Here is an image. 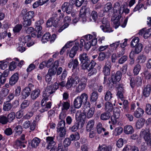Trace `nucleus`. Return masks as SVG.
Here are the masks:
<instances>
[{
  "instance_id": "nucleus-24",
  "label": "nucleus",
  "mask_w": 151,
  "mask_h": 151,
  "mask_svg": "<svg viewBox=\"0 0 151 151\" xmlns=\"http://www.w3.org/2000/svg\"><path fill=\"white\" fill-rule=\"evenodd\" d=\"M31 91V88L29 87H25L22 92V98L26 99L30 95Z\"/></svg>"
},
{
  "instance_id": "nucleus-29",
  "label": "nucleus",
  "mask_w": 151,
  "mask_h": 151,
  "mask_svg": "<svg viewBox=\"0 0 151 151\" xmlns=\"http://www.w3.org/2000/svg\"><path fill=\"white\" fill-rule=\"evenodd\" d=\"M60 102L62 106V111H67L69 109L70 106V101L69 100L65 101H63L62 103L61 101Z\"/></svg>"
},
{
  "instance_id": "nucleus-5",
  "label": "nucleus",
  "mask_w": 151,
  "mask_h": 151,
  "mask_svg": "<svg viewBox=\"0 0 151 151\" xmlns=\"http://www.w3.org/2000/svg\"><path fill=\"white\" fill-rule=\"evenodd\" d=\"M79 80L78 76L75 74H73L70 79L67 81L66 85L67 88H69L73 86H75L79 83Z\"/></svg>"
},
{
  "instance_id": "nucleus-62",
  "label": "nucleus",
  "mask_w": 151,
  "mask_h": 151,
  "mask_svg": "<svg viewBox=\"0 0 151 151\" xmlns=\"http://www.w3.org/2000/svg\"><path fill=\"white\" fill-rule=\"evenodd\" d=\"M151 35V29H149L146 30L143 35L144 37L147 39Z\"/></svg>"
},
{
  "instance_id": "nucleus-7",
  "label": "nucleus",
  "mask_w": 151,
  "mask_h": 151,
  "mask_svg": "<svg viewBox=\"0 0 151 151\" xmlns=\"http://www.w3.org/2000/svg\"><path fill=\"white\" fill-rule=\"evenodd\" d=\"M130 85L132 88H134L136 86L139 87L142 84V79L141 77L137 76L135 79L133 77H130Z\"/></svg>"
},
{
  "instance_id": "nucleus-43",
  "label": "nucleus",
  "mask_w": 151,
  "mask_h": 151,
  "mask_svg": "<svg viewBox=\"0 0 151 151\" xmlns=\"http://www.w3.org/2000/svg\"><path fill=\"white\" fill-rule=\"evenodd\" d=\"M80 138V134L78 132H76L74 134H71L69 137L71 141H77Z\"/></svg>"
},
{
  "instance_id": "nucleus-36",
  "label": "nucleus",
  "mask_w": 151,
  "mask_h": 151,
  "mask_svg": "<svg viewBox=\"0 0 151 151\" xmlns=\"http://www.w3.org/2000/svg\"><path fill=\"white\" fill-rule=\"evenodd\" d=\"M52 20V25L54 27H56L58 24L59 19H58L57 14H53L51 17Z\"/></svg>"
},
{
  "instance_id": "nucleus-3",
  "label": "nucleus",
  "mask_w": 151,
  "mask_h": 151,
  "mask_svg": "<svg viewBox=\"0 0 151 151\" xmlns=\"http://www.w3.org/2000/svg\"><path fill=\"white\" fill-rule=\"evenodd\" d=\"M79 59L82 64L81 68L82 69L85 70L87 68V66L90 65L91 63L90 58L88 54L85 52L81 53L79 56Z\"/></svg>"
},
{
  "instance_id": "nucleus-51",
  "label": "nucleus",
  "mask_w": 151,
  "mask_h": 151,
  "mask_svg": "<svg viewBox=\"0 0 151 151\" xmlns=\"http://www.w3.org/2000/svg\"><path fill=\"white\" fill-rule=\"evenodd\" d=\"M24 19L23 24L24 27L30 26L31 24V19H28L25 18H24Z\"/></svg>"
},
{
  "instance_id": "nucleus-13",
  "label": "nucleus",
  "mask_w": 151,
  "mask_h": 151,
  "mask_svg": "<svg viewBox=\"0 0 151 151\" xmlns=\"http://www.w3.org/2000/svg\"><path fill=\"white\" fill-rule=\"evenodd\" d=\"M72 6L68 2H65L62 5L61 9L64 12H66L68 14H70L72 12Z\"/></svg>"
},
{
  "instance_id": "nucleus-57",
  "label": "nucleus",
  "mask_w": 151,
  "mask_h": 151,
  "mask_svg": "<svg viewBox=\"0 0 151 151\" xmlns=\"http://www.w3.org/2000/svg\"><path fill=\"white\" fill-rule=\"evenodd\" d=\"M90 18L95 22L98 18V14L96 11H92L91 13Z\"/></svg>"
},
{
  "instance_id": "nucleus-58",
  "label": "nucleus",
  "mask_w": 151,
  "mask_h": 151,
  "mask_svg": "<svg viewBox=\"0 0 151 151\" xmlns=\"http://www.w3.org/2000/svg\"><path fill=\"white\" fill-rule=\"evenodd\" d=\"M117 82L115 80L112 79V77L109 78L108 79V81L106 84L108 86H112L114 84H116Z\"/></svg>"
},
{
  "instance_id": "nucleus-54",
  "label": "nucleus",
  "mask_w": 151,
  "mask_h": 151,
  "mask_svg": "<svg viewBox=\"0 0 151 151\" xmlns=\"http://www.w3.org/2000/svg\"><path fill=\"white\" fill-rule=\"evenodd\" d=\"M22 26L21 24H17L16 25L13 29V31L14 32L18 33L22 29Z\"/></svg>"
},
{
  "instance_id": "nucleus-20",
  "label": "nucleus",
  "mask_w": 151,
  "mask_h": 151,
  "mask_svg": "<svg viewBox=\"0 0 151 151\" xmlns=\"http://www.w3.org/2000/svg\"><path fill=\"white\" fill-rule=\"evenodd\" d=\"M79 43L78 42H76L75 45L71 49L69 54V56L70 58H73L75 55L77 51L79 49Z\"/></svg>"
},
{
  "instance_id": "nucleus-44",
  "label": "nucleus",
  "mask_w": 151,
  "mask_h": 151,
  "mask_svg": "<svg viewBox=\"0 0 151 151\" xmlns=\"http://www.w3.org/2000/svg\"><path fill=\"white\" fill-rule=\"evenodd\" d=\"M15 113L12 112L10 113L7 117V120L8 122L10 123L12 122L15 119Z\"/></svg>"
},
{
  "instance_id": "nucleus-8",
  "label": "nucleus",
  "mask_w": 151,
  "mask_h": 151,
  "mask_svg": "<svg viewBox=\"0 0 151 151\" xmlns=\"http://www.w3.org/2000/svg\"><path fill=\"white\" fill-rule=\"evenodd\" d=\"M54 138L53 137H46V140L48 145L47 147V149H51L50 151H57L55 142L54 141Z\"/></svg>"
},
{
  "instance_id": "nucleus-55",
  "label": "nucleus",
  "mask_w": 151,
  "mask_h": 151,
  "mask_svg": "<svg viewBox=\"0 0 151 151\" xmlns=\"http://www.w3.org/2000/svg\"><path fill=\"white\" fill-rule=\"evenodd\" d=\"M8 122L7 117L4 116H0V123L3 124H5Z\"/></svg>"
},
{
  "instance_id": "nucleus-19",
  "label": "nucleus",
  "mask_w": 151,
  "mask_h": 151,
  "mask_svg": "<svg viewBox=\"0 0 151 151\" xmlns=\"http://www.w3.org/2000/svg\"><path fill=\"white\" fill-rule=\"evenodd\" d=\"M120 115L119 110L117 109L116 111H114L113 116L111 117L112 124H114L116 123V119L119 118Z\"/></svg>"
},
{
  "instance_id": "nucleus-18",
  "label": "nucleus",
  "mask_w": 151,
  "mask_h": 151,
  "mask_svg": "<svg viewBox=\"0 0 151 151\" xmlns=\"http://www.w3.org/2000/svg\"><path fill=\"white\" fill-rule=\"evenodd\" d=\"M151 91V86L150 85H147L143 89L142 94V98H146L148 97Z\"/></svg>"
},
{
  "instance_id": "nucleus-2",
  "label": "nucleus",
  "mask_w": 151,
  "mask_h": 151,
  "mask_svg": "<svg viewBox=\"0 0 151 151\" xmlns=\"http://www.w3.org/2000/svg\"><path fill=\"white\" fill-rule=\"evenodd\" d=\"M125 5V4H123L120 6L119 8L117 11V13H118L119 15L117 16L114 15L111 18V20L113 21L116 28H118L120 25V19L122 17L121 14L124 12Z\"/></svg>"
},
{
  "instance_id": "nucleus-37",
  "label": "nucleus",
  "mask_w": 151,
  "mask_h": 151,
  "mask_svg": "<svg viewBox=\"0 0 151 151\" xmlns=\"http://www.w3.org/2000/svg\"><path fill=\"white\" fill-rule=\"evenodd\" d=\"M105 110L107 112L110 113L111 112L113 109V106L112 104L109 101L106 102L105 104Z\"/></svg>"
},
{
  "instance_id": "nucleus-56",
  "label": "nucleus",
  "mask_w": 151,
  "mask_h": 151,
  "mask_svg": "<svg viewBox=\"0 0 151 151\" xmlns=\"http://www.w3.org/2000/svg\"><path fill=\"white\" fill-rule=\"evenodd\" d=\"M71 141L69 138H66L64 140L63 144L65 147H67L70 146L71 143Z\"/></svg>"
},
{
  "instance_id": "nucleus-38",
  "label": "nucleus",
  "mask_w": 151,
  "mask_h": 151,
  "mask_svg": "<svg viewBox=\"0 0 151 151\" xmlns=\"http://www.w3.org/2000/svg\"><path fill=\"white\" fill-rule=\"evenodd\" d=\"M94 121L93 120H91L89 121L87 123L86 127V130L89 131L91 129H93L94 125Z\"/></svg>"
},
{
  "instance_id": "nucleus-31",
  "label": "nucleus",
  "mask_w": 151,
  "mask_h": 151,
  "mask_svg": "<svg viewBox=\"0 0 151 151\" xmlns=\"http://www.w3.org/2000/svg\"><path fill=\"white\" fill-rule=\"evenodd\" d=\"M14 131L15 132L14 137L16 138L17 136H19L22 134V126L20 125L17 126L15 127Z\"/></svg>"
},
{
  "instance_id": "nucleus-45",
  "label": "nucleus",
  "mask_w": 151,
  "mask_h": 151,
  "mask_svg": "<svg viewBox=\"0 0 151 151\" xmlns=\"http://www.w3.org/2000/svg\"><path fill=\"white\" fill-rule=\"evenodd\" d=\"M141 70V65L139 64H137L134 67L133 69L134 75L136 76L138 75Z\"/></svg>"
},
{
  "instance_id": "nucleus-60",
  "label": "nucleus",
  "mask_w": 151,
  "mask_h": 151,
  "mask_svg": "<svg viewBox=\"0 0 151 151\" xmlns=\"http://www.w3.org/2000/svg\"><path fill=\"white\" fill-rule=\"evenodd\" d=\"M120 6V4L119 2H116L114 3L113 8L114 13H117V11L119 8Z\"/></svg>"
},
{
  "instance_id": "nucleus-53",
  "label": "nucleus",
  "mask_w": 151,
  "mask_h": 151,
  "mask_svg": "<svg viewBox=\"0 0 151 151\" xmlns=\"http://www.w3.org/2000/svg\"><path fill=\"white\" fill-rule=\"evenodd\" d=\"M9 90L7 88H3L1 92V95L2 97H6L8 94Z\"/></svg>"
},
{
  "instance_id": "nucleus-59",
  "label": "nucleus",
  "mask_w": 151,
  "mask_h": 151,
  "mask_svg": "<svg viewBox=\"0 0 151 151\" xmlns=\"http://www.w3.org/2000/svg\"><path fill=\"white\" fill-rule=\"evenodd\" d=\"M94 114V109L92 108H90L86 116L87 118H90L92 117Z\"/></svg>"
},
{
  "instance_id": "nucleus-32",
  "label": "nucleus",
  "mask_w": 151,
  "mask_h": 151,
  "mask_svg": "<svg viewBox=\"0 0 151 151\" xmlns=\"http://www.w3.org/2000/svg\"><path fill=\"white\" fill-rule=\"evenodd\" d=\"M81 122L76 121L72 126L69 127V130L72 132H75L79 129V126Z\"/></svg>"
},
{
  "instance_id": "nucleus-39",
  "label": "nucleus",
  "mask_w": 151,
  "mask_h": 151,
  "mask_svg": "<svg viewBox=\"0 0 151 151\" xmlns=\"http://www.w3.org/2000/svg\"><path fill=\"white\" fill-rule=\"evenodd\" d=\"M104 100L107 101H110L113 97L111 91L109 90L107 91L104 93Z\"/></svg>"
},
{
  "instance_id": "nucleus-46",
  "label": "nucleus",
  "mask_w": 151,
  "mask_h": 151,
  "mask_svg": "<svg viewBox=\"0 0 151 151\" xmlns=\"http://www.w3.org/2000/svg\"><path fill=\"white\" fill-rule=\"evenodd\" d=\"M139 39L138 37H136L134 38L132 40L131 45L132 47H134L139 44Z\"/></svg>"
},
{
  "instance_id": "nucleus-49",
  "label": "nucleus",
  "mask_w": 151,
  "mask_h": 151,
  "mask_svg": "<svg viewBox=\"0 0 151 151\" xmlns=\"http://www.w3.org/2000/svg\"><path fill=\"white\" fill-rule=\"evenodd\" d=\"M97 130L98 133L100 134L102 132H105L106 129L103 127L101 123H99L97 127Z\"/></svg>"
},
{
  "instance_id": "nucleus-41",
  "label": "nucleus",
  "mask_w": 151,
  "mask_h": 151,
  "mask_svg": "<svg viewBox=\"0 0 151 151\" xmlns=\"http://www.w3.org/2000/svg\"><path fill=\"white\" fill-rule=\"evenodd\" d=\"M40 142V139L38 138L35 137L32 141L31 146L33 147H35L38 145Z\"/></svg>"
},
{
  "instance_id": "nucleus-64",
  "label": "nucleus",
  "mask_w": 151,
  "mask_h": 151,
  "mask_svg": "<svg viewBox=\"0 0 151 151\" xmlns=\"http://www.w3.org/2000/svg\"><path fill=\"white\" fill-rule=\"evenodd\" d=\"M145 111L147 114L148 115L151 114V105L150 104H147Z\"/></svg>"
},
{
  "instance_id": "nucleus-22",
  "label": "nucleus",
  "mask_w": 151,
  "mask_h": 151,
  "mask_svg": "<svg viewBox=\"0 0 151 151\" xmlns=\"http://www.w3.org/2000/svg\"><path fill=\"white\" fill-rule=\"evenodd\" d=\"M122 76V73L119 70L117 71L116 73H112L111 76L112 79L117 83L121 80Z\"/></svg>"
},
{
  "instance_id": "nucleus-15",
  "label": "nucleus",
  "mask_w": 151,
  "mask_h": 151,
  "mask_svg": "<svg viewBox=\"0 0 151 151\" xmlns=\"http://www.w3.org/2000/svg\"><path fill=\"white\" fill-rule=\"evenodd\" d=\"M57 132L59 133V137H57V139L59 142H61L63 138L65 137L66 134V128L57 129Z\"/></svg>"
},
{
  "instance_id": "nucleus-63",
  "label": "nucleus",
  "mask_w": 151,
  "mask_h": 151,
  "mask_svg": "<svg viewBox=\"0 0 151 151\" xmlns=\"http://www.w3.org/2000/svg\"><path fill=\"white\" fill-rule=\"evenodd\" d=\"M64 111H62L59 115V118L61 120H65L64 119L66 116L67 114Z\"/></svg>"
},
{
  "instance_id": "nucleus-26",
  "label": "nucleus",
  "mask_w": 151,
  "mask_h": 151,
  "mask_svg": "<svg viewBox=\"0 0 151 151\" xmlns=\"http://www.w3.org/2000/svg\"><path fill=\"white\" fill-rule=\"evenodd\" d=\"M144 113V110L138 107L137 110L134 112V115L137 118L141 117Z\"/></svg>"
},
{
  "instance_id": "nucleus-21",
  "label": "nucleus",
  "mask_w": 151,
  "mask_h": 151,
  "mask_svg": "<svg viewBox=\"0 0 151 151\" xmlns=\"http://www.w3.org/2000/svg\"><path fill=\"white\" fill-rule=\"evenodd\" d=\"M27 10L26 9H23L22 12V13L23 15L25 16L24 18L31 19L34 17V13L33 11H29L25 14Z\"/></svg>"
},
{
  "instance_id": "nucleus-23",
  "label": "nucleus",
  "mask_w": 151,
  "mask_h": 151,
  "mask_svg": "<svg viewBox=\"0 0 151 151\" xmlns=\"http://www.w3.org/2000/svg\"><path fill=\"white\" fill-rule=\"evenodd\" d=\"M18 79V74L17 73H14L10 78L9 83L11 86L13 85L17 82Z\"/></svg>"
},
{
  "instance_id": "nucleus-25",
  "label": "nucleus",
  "mask_w": 151,
  "mask_h": 151,
  "mask_svg": "<svg viewBox=\"0 0 151 151\" xmlns=\"http://www.w3.org/2000/svg\"><path fill=\"white\" fill-rule=\"evenodd\" d=\"M40 93V90L39 89H36L33 91L30 95L31 99L32 100H35L39 97Z\"/></svg>"
},
{
  "instance_id": "nucleus-1",
  "label": "nucleus",
  "mask_w": 151,
  "mask_h": 151,
  "mask_svg": "<svg viewBox=\"0 0 151 151\" xmlns=\"http://www.w3.org/2000/svg\"><path fill=\"white\" fill-rule=\"evenodd\" d=\"M88 96L85 93H82L80 96H77L73 101V105L76 108H79L82 104H86Z\"/></svg>"
},
{
  "instance_id": "nucleus-28",
  "label": "nucleus",
  "mask_w": 151,
  "mask_h": 151,
  "mask_svg": "<svg viewBox=\"0 0 151 151\" xmlns=\"http://www.w3.org/2000/svg\"><path fill=\"white\" fill-rule=\"evenodd\" d=\"M146 56L143 54H140L137 57L136 60L137 64L142 63H145L146 60Z\"/></svg>"
},
{
  "instance_id": "nucleus-35",
  "label": "nucleus",
  "mask_w": 151,
  "mask_h": 151,
  "mask_svg": "<svg viewBox=\"0 0 151 151\" xmlns=\"http://www.w3.org/2000/svg\"><path fill=\"white\" fill-rule=\"evenodd\" d=\"M111 116V113L109 112L106 111L101 114L100 119L103 120H106L109 119Z\"/></svg>"
},
{
  "instance_id": "nucleus-12",
  "label": "nucleus",
  "mask_w": 151,
  "mask_h": 151,
  "mask_svg": "<svg viewBox=\"0 0 151 151\" xmlns=\"http://www.w3.org/2000/svg\"><path fill=\"white\" fill-rule=\"evenodd\" d=\"M84 44V47L86 50H88L91 46V41H85L83 39H81L79 44L80 50L81 51L82 50Z\"/></svg>"
},
{
  "instance_id": "nucleus-17",
  "label": "nucleus",
  "mask_w": 151,
  "mask_h": 151,
  "mask_svg": "<svg viewBox=\"0 0 151 151\" xmlns=\"http://www.w3.org/2000/svg\"><path fill=\"white\" fill-rule=\"evenodd\" d=\"M95 64L96 63H95L94 62H93V63H91L90 65L87 66V68L85 69L87 70L89 72L88 73L89 76H91L96 73V70L94 68Z\"/></svg>"
},
{
  "instance_id": "nucleus-10",
  "label": "nucleus",
  "mask_w": 151,
  "mask_h": 151,
  "mask_svg": "<svg viewBox=\"0 0 151 151\" xmlns=\"http://www.w3.org/2000/svg\"><path fill=\"white\" fill-rule=\"evenodd\" d=\"M87 81V78L83 77L80 80V82L77 87L76 91L79 93L84 90L86 87V83Z\"/></svg>"
},
{
  "instance_id": "nucleus-14",
  "label": "nucleus",
  "mask_w": 151,
  "mask_h": 151,
  "mask_svg": "<svg viewBox=\"0 0 151 151\" xmlns=\"http://www.w3.org/2000/svg\"><path fill=\"white\" fill-rule=\"evenodd\" d=\"M140 135L143 137L147 142L150 139V133L149 129L145 130L142 129L140 132Z\"/></svg>"
},
{
  "instance_id": "nucleus-11",
  "label": "nucleus",
  "mask_w": 151,
  "mask_h": 151,
  "mask_svg": "<svg viewBox=\"0 0 151 151\" xmlns=\"http://www.w3.org/2000/svg\"><path fill=\"white\" fill-rule=\"evenodd\" d=\"M111 67V62L110 60H107L105 63L102 71L104 76H109L110 74Z\"/></svg>"
},
{
  "instance_id": "nucleus-50",
  "label": "nucleus",
  "mask_w": 151,
  "mask_h": 151,
  "mask_svg": "<svg viewBox=\"0 0 151 151\" xmlns=\"http://www.w3.org/2000/svg\"><path fill=\"white\" fill-rule=\"evenodd\" d=\"M123 131L122 128L121 127H119L115 129L114 134L116 136L119 135Z\"/></svg>"
},
{
  "instance_id": "nucleus-9",
  "label": "nucleus",
  "mask_w": 151,
  "mask_h": 151,
  "mask_svg": "<svg viewBox=\"0 0 151 151\" xmlns=\"http://www.w3.org/2000/svg\"><path fill=\"white\" fill-rule=\"evenodd\" d=\"M102 24L100 26L102 30L105 32H112L113 30L110 27L109 22L106 18H104L102 21Z\"/></svg>"
},
{
  "instance_id": "nucleus-6",
  "label": "nucleus",
  "mask_w": 151,
  "mask_h": 151,
  "mask_svg": "<svg viewBox=\"0 0 151 151\" xmlns=\"http://www.w3.org/2000/svg\"><path fill=\"white\" fill-rule=\"evenodd\" d=\"M48 99L43 98L41 102V109L40 110V112L42 113L47 111L49 109L51 108L52 103L51 102H45L48 100Z\"/></svg>"
},
{
  "instance_id": "nucleus-4",
  "label": "nucleus",
  "mask_w": 151,
  "mask_h": 151,
  "mask_svg": "<svg viewBox=\"0 0 151 151\" xmlns=\"http://www.w3.org/2000/svg\"><path fill=\"white\" fill-rule=\"evenodd\" d=\"M58 88V84L56 82L53 86L51 85L48 86L43 92L42 94L43 98L48 99V97L53 93Z\"/></svg>"
},
{
  "instance_id": "nucleus-40",
  "label": "nucleus",
  "mask_w": 151,
  "mask_h": 151,
  "mask_svg": "<svg viewBox=\"0 0 151 151\" xmlns=\"http://www.w3.org/2000/svg\"><path fill=\"white\" fill-rule=\"evenodd\" d=\"M112 4L110 2L107 3L104 6V12H108L113 8Z\"/></svg>"
},
{
  "instance_id": "nucleus-61",
  "label": "nucleus",
  "mask_w": 151,
  "mask_h": 151,
  "mask_svg": "<svg viewBox=\"0 0 151 151\" xmlns=\"http://www.w3.org/2000/svg\"><path fill=\"white\" fill-rule=\"evenodd\" d=\"M128 59V57L126 55L122 56L118 60V63L120 64H122L126 61Z\"/></svg>"
},
{
  "instance_id": "nucleus-52",
  "label": "nucleus",
  "mask_w": 151,
  "mask_h": 151,
  "mask_svg": "<svg viewBox=\"0 0 151 151\" xmlns=\"http://www.w3.org/2000/svg\"><path fill=\"white\" fill-rule=\"evenodd\" d=\"M65 120L60 121L57 125V129L65 128Z\"/></svg>"
},
{
  "instance_id": "nucleus-27",
  "label": "nucleus",
  "mask_w": 151,
  "mask_h": 151,
  "mask_svg": "<svg viewBox=\"0 0 151 151\" xmlns=\"http://www.w3.org/2000/svg\"><path fill=\"white\" fill-rule=\"evenodd\" d=\"M124 132L126 134H131L134 132V129L131 126L128 125L124 127Z\"/></svg>"
},
{
  "instance_id": "nucleus-33",
  "label": "nucleus",
  "mask_w": 151,
  "mask_h": 151,
  "mask_svg": "<svg viewBox=\"0 0 151 151\" xmlns=\"http://www.w3.org/2000/svg\"><path fill=\"white\" fill-rule=\"evenodd\" d=\"M99 94L97 92L94 91L91 94L90 96V101L92 102L96 101L98 98Z\"/></svg>"
},
{
  "instance_id": "nucleus-48",
  "label": "nucleus",
  "mask_w": 151,
  "mask_h": 151,
  "mask_svg": "<svg viewBox=\"0 0 151 151\" xmlns=\"http://www.w3.org/2000/svg\"><path fill=\"white\" fill-rule=\"evenodd\" d=\"M30 104V101L27 100H24L21 105V108L22 109H25L29 106Z\"/></svg>"
},
{
  "instance_id": "nucleus-47",
  "label": "nucleus",
  "mask_w": 151,
  "mask_h": 151,
  "mask_svg": "<svg viewBox=\"0 0 151 151\" xmlns=\"http://www.w3.org/2000/svg\"><path fill=\"white\" fill-rule=\"evenodd\" d=\"M135 47L134 50L136 54H138L142 50L143 48L142 45L141 43H139L137 45L135 46Z\"/></svg>"
},
{
  "instance_id": "nucleus-42",
  "label": "nucleus",
  "mask_w": 151,
  "mask_h": 151,
  "mask_svg": "<svg viewBox=\"0 0 151 151\" xmlns=\"http://www.w3.org/2000/svg\"><path fill=\"white\" fill-rule=\"evenodd\" d=\"M51 35L49 32L46 33L43 36L42 41L43 43L49 41Z\"/></svg>"
},
{
  "instance_id": "nucleus-34",
  "label": "nucleus",
  "mask_w": 151,
  "mask_h": 151,
  "mask_svg": "<svg viewBox=\"0 0 151 151\" xmlns=\"http://www.w3.org/2000/svg\"><path fill=\"white\" fill-rule=\"evenodd\" d=\"M24 142L21 141L19 139H17L15 142L14 146L15 147L17 148H21L22 147H24L25 145L24 144Z\"/></svg>"
},
{
  "instance_id": "nucleus-16",
  "label": "nucleus",
  "mask_w": 151,
  "mask_h": 151,
  "mask_svg": "<svg viewBox=\"0 0 151 151\" xmlns=\"http://www.w3.org/2000/svg\"><path fill=\"white\" fill-rule=\"evenodd\" d=\"M112 148L113 146L111 145H99L98 147V151H111Z\"/></svg>"
},
{
  "instance_id": "nucleus-30",
  "label": "nucleus",
  "mask_w": 151,
  "mask_h": 151,
  "mask_svg": "<svg viewBox=\"0 0 151 151\" xmlns=\"http://www.w3.org/2000/svg\"><path fill=\"white\" fill-rule=\"evenodd\" d=\"M145 120L143 118H141L138 119L136 124V127L137 129H139L142 128L144 124Z\"/></svg>"
}]
</instances>
